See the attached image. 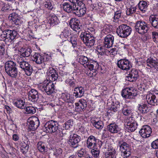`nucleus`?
Here are the masks:
<instances>
[{"instance_id": "nucleus-40", "label": "nucleus", "mask_w": 158, "mask_h": 158, "mask_svg": "<svg viewBox=\"0 0 158 158\" xmlns=\"http://www.w3.org/2000/svg\"><path fill=\"white\" fill-rule=\"evenodd\" d=\"M89 60H90L88 59L87 57L81 56H80L78 62L81 64L83 65L84 67L85 65L86 64Z\"/></svg>"}, {"instance_id": "nucleus-6", "label": "nucleus", "mask_w": 158, "mask_h": 158, "mask_svg": "<svg viewBox=\"0 0 158 158\" xmlns=\"http://www.w3.org/2000/svg\"><path fill=\"white\" fill-rule=\"evenodd\" d=\"M118 145L120 148L122 155L123 157L127 158L131 155V149L128 144L123 141H118Z\"/></svg>"}, {"instance_id": "nucleus-1", "label": "nucleus", "mask_w": 158, "mask_h": 158, "mask_svg": "<svg viewBox=\"0 0 158 158\" xmlns=\"http://www.w3.org/2000/svg\"><path fill=\"white\" fill-rule=\"evenodd\" d=\"M1 29L2 33V35L5 38L3 41L8 45L13 43L17 35V31L15 30L5 29L3 25L1 27Z\"/></svg>"}, {"instance_id": "nucleus-31", "label": "nucleus", "mask_w": 158, "mask_h": 158, "mask_svg": "<svg viewBox=\"0 0 158 158\" xmlns=\"http://www.w3.org/2000/svg\"><path fill=\"white\" fill-rule=\"evenodd\" d=\"M48 23L50 26H54L57 24L59 22V20L57 17L55 15H52L49 16Z\"/></svg>"}, {"instance_id": "nucleus-4", "label": "nucleus", "mask_w": 158, "mask_h": 158, "mask_svg": "<svg viewBox=\"0 0 158 158\" xmlns=\"http://www.w3.org/2000/svg\"><path fill=\"white\" fill-rule=\"evenodd\" d=\"M131 28L130 26L127 24H122L117 28L116 32L119 37L125 38L131 34Z\"/></svg>"}, {"instance_id": "nucleus-26", "label": "nucleus", "mask_w": 158, "mask_h": 158, "mask_svg": "<svg viewBox=\"0 0 158 158\" xmlns=\"http://www.w3.org/2000/svg\"><path fill=\"white\" fill-rule=\"evenodd\" d=\"M97 139H96L94 136L92 135L89 136L87 141V147L90 149L95 148L97 142Z\"/></svg>"}, {"instance_id": "nucleus-41", "label": "nucleus", "mask_w": 158, "mask_h": 158, "mask_svg": "<svg viewBox=\"0 0 158 158\" xmlns=\"http://www.w3.org/2000/svg\"><path fill=\"white\" fill-rule=\"evenodd\" d=\"M93 124V126L98 129H102L104 126L103 123L101 120L95 121Z\"/></svg>"}, {"instance_id": "nucleus-24", "label": "nucleus", "mask_w": 158, "mask_h": 158, "mask_svg": "<svg viewBox=\"0 0 158 158\" xmlns=\"http://www.w3.org/2000/svg\"><path fill=\"white\" fill-rule=\"evenodd\" d=\"M85 89L83 87L78 86L74 88L73 95L76 98H80L83 96Z\"/></svg>"}, {"instance_id": "nucleus-15", "label": "nucleus", "mask_w": 158, "mask_h": 158, "mask_svg": "<svg viewBox=\"0 0 158 158\" xmlns=\"http://www.w3.org/2000/svg\"><path fill=\"white\" fill-rule=\"evenodd\" d=\"M139 74L138 71L136 69H132L129 72L128 76L126 77V81L130 82L135 81L139 78Z\"/></svg>"}, {"instance_id": "nucleus-59", "label": "nucleus", "mask_w": 158, "mask_h": 158, "mask_svg": "<svg viewBox=\"0 0 158 158\" xmlns=\"http://www.w3.org/2000/svg\"><path fill=\"white\" fill-rule=\"evenodd\" d=\"M152 38L154 42H158V33L156 31L152 32Z\"/></svg>"}, {"instance_id": "nucleus-8", "label": "nucleus", "mask_w": 158, "mask_h": 158, "mask_svg": "<svg viewBox=\"0 0 158 158\" xmlns=\"http://www.w3.org/2000/svg\"><path fill=\"white\" fill-rule=\"evenodd\" d=\"M58 124L56 121H49L45 124L44 127V131L47 133H52L57 131Z\"/></svg>"}, {"instance_id": "nucleus-61", "label": "nucleus", "mask_w": 158, "mask_h": 158, "mask_svg": "<svg viewBox=\"0 0 158 158\" xmlns=\"http://www.w3.org/2000/svg\"><path fill=\"white\" fill-rule=\"evenodd\" d=\"M151 146L154 149L158 148V139L153 141L151 144Z\"/></svg>"}, {"instance_id": "nucleus-33", "label": "nucleus", "mask_w": 158, "mask_h": 158, "mask_svg": "<svg viewBox=\"0 0 158 158\" xmlns=\"http://www.w3.org/2000/svg\"><path fill=\"white\" fill-rule=\"evenodd\" d=\"M29 143V141L27 139L25 142L24 141L21 143V151L23 154H25L28 152L29 148L28 144Z\"/></svg>"}, {"instance_id": "nucleus-62", "label": "nucleus", "mask_w": 158, "mask_h": 158, "mask_svg": "<svg viewBox=\"0 0 158 158\" xmlns=\"http://www.w3.org/2000/svg\"><path fill=\"white\" fill-rule=\"evenodd\" d=\"M16 19H15L12 21L16 25H20L22 23L23 21H22L19 17Z\"/></svg>"}, {"instance_id": "nucleus-43", "label": "nucleus", "mask_w": 158, "mask_h": 158, "mask_svg": "<svg viewBox=\"0 0 158 158\" xmlns=\"http://www.w3.org/2000/svg\"><path fill=\"white\" fill-rule=\"evenodd\" d=\"M136 7L135 6H131L127 9L126 14L127 15H131L136 12Z\"/></svg>"}, {"instance_id": "nucleus-46", "label": "nucleus", "mask_w": 158, "mask_h": 158, "mask_svg": "<svg viewBox=\"0 0 158 158\" xmlns=\"http://www.w3.org/2000/svg\"><path fill=\"white\" fill-rule=\"evenodd\" d=\"M1 8L2 10L4 12H6L9 10H11V7L10 5L7 4L2 2L1 3Z\"/></svg>"}, {"instance_id": "nucleus-50", "label": "nucleus", "mask_w": 158, "mask_h": 158, "mask_svg": "<svg viewBox=\"0 0 158 158\" xmlns=\"http://www.w3.org/2000/svg\"><path fill=\"white\" fill-rule=\"evenodd\" d=\"M32 52L31 50V48H27L25 49L24 52L22 53L21 56L23 57H28L30 56Z\"/></svg>"}, {"instance_id": "nucleus-14", "label": "nucleus", "mask_w": 158, "mask_h": 158, "mask_svg": "<svg viewBox=\"0 0 158 158\" xmlns=\"http://www.w3.org/2000/svg\"><path fill=\"white\" fill-rule=\"evenodd\" d=\"M133 92L132 88H127L122 90L121 95L123 98L126 99L133 98L136 95V94Z\"/></svg>"}, {"instance_id": "nucleus-16", "label": "nucleus", "mask_w": 158, "mask_h": 158, "mask_svg": "<svg viewBox=\"0 0 158 158\" xmlns=\"http://www.w3.org/2000/svg\"><path fill=\"white\" fill-rule=\"evenodd\" d=\"M152 129L150 126L147 125L142 126L139 131L141 136L143 138L149 137L152 133Z\"/></svg>"}, {"instance_id": "nucleus-35", "label": "nucleus", "mask_w": 158, "mask_h": 158, "mask_svg": "<svg viewBox=\"0 0 158 158\" xmlns=\"http://www.w3.org/2000/svg\"><path fill=\"white\" fill-rule=\"evenodd\" d=\"M116 153V151L114 148L109 147L108 150L105 154L106 158H114Z\"/></svg>"}, {"instance_id": "nucleus-12", "label": "nucleus", "mask_w": 158, "mask_h": 158, "mask_svg": "<svg viewBox=\"0 0 158 158\" xmlns=\"http://www.w3.org/2000/svg\"><path fill=\"white\" fill-rule=\"evenodd\" d=\"M69 138V143L71 146L74 148H76L78 146V143L81 139L80 136L75 134H72L70 135Z\"/></svg>"}, {"instance_id": "nucleus-11", "label": "nucleus", "mask_w": 158, "mask_h": 158, "mask_svg": "<svg viewBox=\"0 0 158 158\" xmlns=\"http://www.w3.org/2000/svg\"><path fill=\"white\" fill-rule=\"evenodd\" d=\"M118 67L123 70L127 71L131 67V63L128 60L121 59L117 61Z\"/></svg>"}, {"instance_id": "nucleus-10", "label": "nucleus", "mask_w": 158, "mask_h": 158, "mask_svg": "<svg viewBox=\"0 0 158 158\" xmlns=\"http://www.w3.org/2000/svg\"><path fill=\"white\" fill-rule=\"evenodd\" d=\"M27 122L29 129L30 130H35L38 128L40 125L39 119L36 116L29 118L27 120Z\"/></svg>"}, {"instance_id": "nucleus-19", "label": "nucleus", "mask_w": 158, "mask_h": 158, "mask_svg": "<svg viewBox=\"0 0 158 158\" xmlns=\"http://www.w3.org/2000/svg\"><path fill=\"white\" fill-rule=\"evenodd\" d=\"M114 40V36L111 35H107L104 38L103 45L106 48H109L111 47Z\"/></svg>"}, {"instance_id": "nucleus-57", "label": "nucleus", "mask_w": 158, "mask_h": 158, "mask_svg": "<svg viewBox=\"0 0 158 158\" xmlns=\"http://www.w3.org/2000/svg\"><path fill=\"white\" fill-rule=\"evenodd\" d=\"M70 35V33L69 31L67 30H65L62 32L60 35V36L61 38H63V37L65 38V39H64V41H65V39Z\"/></svg>"}, {"instance_id": "nucleus-38", "label": "nucleus", "mask_w": 158, "mask_h": 158, "mask_svg": "<svg viewBox=\"0 0 158 158\" xmlns=\"http://www.w3.org/2000/svg\"><path fill=\"white\" fill-rule=\"evenodd\" d=\"M13 103L18 108L21 109H24L25 101L21 99H18L13 102Z\"/></svg>"}, {"instance_id": "nucleus-22", "label": "nucleus", "mask_w": 158, "mask_h": 158, "mask_svg": "<svg viewBox=\"0 0 158 158\" xmlns=\"http://www.w3.org/2000/svg\"><path fill=\"white\" fill-rule=\"evenodd\" d=\"M63 9L64 10L68 13H73L75 11L76 8V4H73V5H70L68 2H64L62 4Z\"/></svg>"}, {"instance_id": "nucleus-9", "label": "nucleus", "mask_w": 158, "mask_h": 158, "mask_svg": "<svg viewBox=\"0 0 158 158\" xmlns=\"http://www.w3.org/2000/svg\"><path fill=\"white\" fill-rule=\"evenodd\" d=\"M135 28L136 31L140 34H144L147 33L149 29L146 23L140 21L136 22Z\"/></svg>"}, {"instance_id": "nucleus-52", "label": "nucleus", "mask_w": 158, "mask_h": 158, "mask_svg": "<svg viewBox=\"0 0 158 158\" xmlns=\"http://www.w3.org/2000/svg\"><path fill=\"white\" fill-rule=\"evenodd\" d=\"M3 40H0V56L3 55L5 53V45Z\"/></svg>"}, {"instance_id": "nucleus-44", "label": "nucleus", "mask_w": 158, "mask_h": 158, "mask_svg": "<svg viewBox=\"0 0 158 158\" xmlns=\"http://www.w3.org/2000/svg\"><path fill=\"white\" fill-rule=\"evenodd\" d=\"M125 126L127 128L128 130V131H131V132L135 131L137 128V123H135L133 124H128L125 125Z\"/></svg>"}, {"instance_id": "nucleus-54", "label": "nucleus", "mask_w": 158, "mask_h": 158, "mask_svg": "<svg viewBox=\"0 0 158 158\" xmlns=\"http://www.w3.org/2000/svg\"><path fill=\"white\" fill-rule=\"evenodd\" d=\"M73 124V121L69 120L64 123V127L65 129L68 130L72 126Z\"/></svg>"}, {"instance_id": "nucleus-21", "label": "nucleus", "mask_w": 158, "mask_h": 158, "mask_svg": "<svg viewBox=\"0 0 158 158\" xmlns=\"http://www.w3.org/2000/svg\"><path fill=\"white\" fill-rule=\"evenodd\" d=\"M83 5L77 6L76 5V8L74 12V14L79 17H82L85 15L86 12V8Z\"/></svg>"}, {"instance_id": "nucleus-29", "label": "nucleus", "mask_w": 158, "mask_h": 158, "mask_svg": "<svg viewBox=\"0 0 158 158\" xmlns=\"http://www.w3.org/2000/svg\"><path fill=\"white\" fill-rule=\"evenodd\" d=\"M49 81H54L56 80L58 77V75L56 71L53 68L51 69L48 73Z\"/></svg>"}, {"instance_id": "nucleus-17", "label": "nucleus", "mask_w": 158, "mask_h": 158, "mask_svg": "<svg viewBox=\"0 0 158 158\" xmlns=\"http://www.w3.org/2000/svg\"><path fill=\"white\" fill-rule=\"evenodd\" d=\"M29 100L34 103H37L39 98V94L37 90L32 89L29 92Z\"/></svg>"}, {"instance_id": "nucleus-3", "label": "nucleus", "mask_w": 158, "mask_h": 158, "mask_svg": "<svg viewBox=\"0 0 158 158\" xmlns=\"http://www.w3.org/2000/svg\"><path fill=\"white\" fill-rule=\"evenodd\" d=\"M54 85L52 81L48 80H45L42 83L38 85V88L42 91H45L47 95H50L54 91Z\"/></svg>"}, {"instance_id": "nucleus-39", "label": "nucleus", "mask_w": 158, "mask_h": 158, "mask_svg": "<svg viewBox=\"0 0 158 158\" xmlns=\"http://www.w3.org/2000/svg\"><path fill=\"white\" fill-rule=\"evenodd\" d=\"M132 110L130 108L125 105L122 110V112L125 116L131 115L132 114Z\"/></svg>"}, {"instance_id": "nucleus-2", "label": "nucleus", "mask_w": 158, "mask_h": 158, "mask_svg": "<svg viewBox=\"0 0 158 158\" xmlns=\"http://www.w3.org/2000/svg\"><path fill=\"white\" fill-rule=\"evenodd\" d=\"M5 71L6 73L12 77L16 78L18 71L15 63L10 60L6 62L5 64Z\"/></svg>"}, {"instance_id": "nucleus-28", "label": "nucleus", "mask_w": 158, "mask_h": 158, "mask_svg": "<svg viewBox=\"0 0 158 158\" xmlns=\"http://www.w3.org/2000/svg\"><path fill=\"white\" fill-rule=\"evenodd\" d=\"M156 96L155 95V92L153 93H150L146 96V99L148 103L151 105H155V98Z\"/></svg>"}, {"instance_id": "nucleus-48", "label": "nucleus", "mask_w": 158, "mask_h": 158, "mask_svg": "<svg viewBox=\"0 0 158 158\" xmlns=\"http://www.w3.org/2000/svg\"><path fill=\"white\" fill-rule=\"evenodd\" d=\"M76 154L79 157L81 158L83 157H85L86 153V151L84 149L82 148L81 150H79L76 152Z\"/></svg>"}, {"instance_id": "nucleus-42", "label": "nucleus", "mask_w": 158, "mask_h": 158, "mask_svg": "<svg viewBox=\"0 0 158 158\" xmlns=\"http://www.w3.org/2000/svg\"><path fill=\"white\" fill-rule=\"evenodd\" d=\"M69 42L71 43L72 47L74 48H77V39L76 35H73L71 36Z\"/></svg>"}, {"instance_id": "nucleus-64", "label": "nucleus", "mask_w": 158, "mask_h": 158, "mask_svg": "<svg viewBox=\"0 0 158 158\" xmlns=\"http://www.w3.org/2000/svg\"><path fill=\"white\" fill-rule=\"evenodd\" d=\"M97 142L96 143V146H95V147H96V148H97L98 149H100L102 145V142L100 140L98 139H97Z\"/></svg>"}, {"instance_id": "nucleus-60", "label": "nucleus", "mask_w": 158, "mask_h": 158, "mask_svg": "<svg viewBox=\"0 0 158 158\" xmlns=\"http://www.w3.org/2000/svg\"><path fill=\"white\" fill-rule=\"evenodd\" d=\"M19 17L18 14L15 12L10 14L9 18L10 19L13 21L14 20L16 19V18H18Z\"/></svg>"}, {"instance_id": "nucleus-47", "label": "nucleus", "mask_w": 158, "mask_h": 158, "mask_svg": "<svg viewBox=\"0 0 158 158\" xmlns=\"http://www.w3.org/2000/svg\"><path fill=\"white\" fill-rule=\"evenodd\" d=\"M26 113L27 114H34L36 112V109L33 106H27L25 109Z\"/></svg>"}, {"instance_id": "nucleus-58", "label": "nucleus", "mask_w": 158, "mask_h": 158, "mask_svg": "<svg viewBox=\"0 0 158 158\" xmlns=\"http://www.w3.org/2000/svg\"><path fill=\"white\" fill-rule=\"evenodd\" d=\"M108 52H106V54L108 55L110 54L112 56H115L117 54V50L116 48H113L110 49V50L107 49Z\"/></svg>"}, {"instance_id": "nucleus-7", "label": "nucleus", "mask_w": 158, "mask_h": 158, "mask_svg": "<svg viewBox=\"0 0 158 158\" xmlns=\"http://www.w3.org/2000/svg\"><path fill=\"white\" fill-rule=\"evenodd\" d=\"M80 37L84 43L87 46L91 47L93 46L95 43L94 38L91 34L87 32H82Z\"/></svg>"}, {"instance_id": "nucleus-53", "label": "nucleus", "mask_w": 158, "mask_h": 158, "mask_svg": "<svg viewBox=\"0 0 158 158\" xmlns=\"http://www.w3.org/2000/svg\"><path fill=\"white\" fill-rule=\"evenodd\" d=\"M106 48L104 45L103 46L99 45L98 46L97 49L98 50L100 51V52L101 53V55H102L104 54H106V52H108V51H107V49Z\"/></svg>"}, {"instance_id": "nucleus-13", "label": "nucleus", "mask_w": 158, "mask_h": 158, "mask_svg": "<svg viewBox=\"0 0 158 158\" xmlns=\"http://www.w3.org/2000/svg\"><path fill=\"white\" fill-rule=\"evenodd\" d=\"M99 66V64L97 61L91 60L85 65L84 67L88 68L90 71L89 74H90L91 73L93 75L94 72L96 73Z\"/></svg>"}, {"instance_id": "nucleus-37", "label": "nucleus", "mask_w": 158, "mask_h": 158, "mask_svg": "<svg viewBox=\"0 0 158 158\" xmlns=\"http://www.w3.org/2000/svg\"><path fill=\"white\" fill-rule=\"evenodd\" d=\"M138 5L139 9L143 13H145L147 10L148 5L146 1H140L138 3Z\"/></svg>"}, {"instance_id": "nucleus-25", "label": "nucleus", "mask_w": 158, "mask_h": 158, "mask_svg": "<svg viewBox=\"0 0 158 158\" xmlns=\"http://www.w3.org/2000/svg\"><path fill=\"white\" fill-rule=\"evenodd\" d=\"M107 129L112 133H117L119 132L120 128L115 123H111L107 126Z\"/></svg>"}, {"instance_id": "nucleus-20", "label": "nucleus", "mask_w": 158, "mask_h": 158, "mask_svg": "<svg viewBox=\"0 0 158 158\" xmlns=\"http://www.w3.org/2000/svg\"><path fill=\"white\" fill-rule=\"evenodd\" d=\"M147 65L151 68H154L158 72V60L156 58L150 57L146 61Z\"/></svg>"}, {"instance_id": "nucleus-30", "label": "nucleus", "mask_w": 158, "mask_h": 158, "mask_svg": "<svg viewBox=\"0 0 158 158\" xmlns=\"http://www.w3.org/2000/svg\"><path fill=\"white\" fill-rule=\"evenodd\" d=\"M32 59L37 64H40L44 61V57L38 53H35Z\"/></svg>"}, {"instance_id": "nucleus-27", "label": "nucleus", "mask_w": 158, "mask_h": 158, "mask_svg": "<svg viewBox=\"0 0 158 158\" xmlns=\"http://www.w3.org/2000/svg\"><path fill=\"white\" fill-rule=\"evenodd\" d=\"M64 77L66 79L65 80V83L69 84L70 87L73 88L75 86L76 81L73 77L71 76L69 74H67Z\"/></svg>"}, {"instance_id": "nucleus-36", "label": "nucleus", "mask_w": 158, "mask_h": 158, "mask_svg": "<svg viewBox=\"0 0 158 158\" xmlns=\"http://www.w3.org/2000/svg\"><path fill=\"white\" fill-rule=\"evenodd\" d=\"M139 110L142 114H146L150 112L151 107H148L146 104H143L142 105H139Z\"/></svg>"}, {"instance_id": "nucleus-5", "label": "nucleus", "mask_w": 158, "mask_h": 158, "mask_svg": "<svg viewBox=\"0 0 158 158\" xmlns=\"http://www.w3.org/2000/svg\"><path fill=\"white\" fill-rule=\"evenodd\" d=\"M18 62L20 67L24 71L27 75L30 76L31 74L33 72L32 68L28 62L25 60L22 57L20 56Z\"/></svg>"}, {"instance_id": "nucleus-23", "label": "nucleus", "mask_w": 158, "mask_h": 158, "mask_svg": "<svg viewBox=\"0 0 158 158\" xmlns=\"http://www.w3.org/2000/svg\"><path fill=\"white\" fill-rule=\"evenodd\" d=\"M79 22V21L76 18H72L70 20L69 25L72 29L77 31L80 28Z\"/></svg>"}, {"instance_id": "nucleus-18", "label": "nucleus", "mask_w": 158, "mask_h": 158, "mask_svg": "<svg viewBox=\"0 0 158 158\" xmlns=\"http://www.w3.org/2000/svg\"><path fill=\"white\" fill-rule=\"evenodd\" d=\"M75 110L77 112L83 111L87 106V102L85 100L81 99L77 103H75Z\"/></svg>"}, {"instance_id": "nucleus-51", "label": "nucleus", "mask_w": 158, "mask_h": 158, "mask_svg": "<svg viewBox=\"0 0 158 158\" xmlns=\"http://www.w3.org/2000/svg\"><path fill=\"white\" fill-rule=\"evenodd\" d=\"M99 150L96 147L92 148L91 150V153L92 155L94 157L97 158L98 157L100 153Z\"/></svg>"}, {"instance_id": "nucleus-63", "label": "nucleus", "mask_w": 158, "mask_h": 158, "mask_svg": "<svg viewBox=\"0 0 158 158\" xmlns=\"http://www.w3.org/2000/svg\"><path fill=\"white\" fill-rule=\"evenodd\" d=\"M70 96L68 94L63 93L62 94V98L64 101L66 102L68 98H69Z\"/></svg>"}, {"instance_id": "nucleus-34", "label": "nucleus", "mask_w": 158, "mask_h": 158, "mask_svg": "<svg viewBox=\"0 0 158 158\" xmlns=\"http://www.w3.org/2000/svg\"><path fill=\"white\" fill-rule=\"evenodd\" d=\"M37 148L39 151L43 153H44L47 152L46 144L40 141L38 142Z\"/></svg>"}, {"instance_id": "nucleus-32", "label": "nucleus", "mask_w": 158, "mask_h": 158, "mask_svg": "<svg viewBox=\"0 0 158 158\" xmlns=\"http://www.w3.org/2000/svg\"><path fill=\"white\" fill-rule=\"evenodd\" d=\"M158 16L151 15L149 18V21L152 25L156 28H158Z\"/></svg>"}, {"instance_id": "nucleus-55", "label": "nucleus", "mask_w": 158, "mask_h": 158, "mask_svg": "<svg viewBox=\"0 0 158 158\" xmlns=\"http://www.w3.org/2000/svg\"><path fill=\"white\" fill-rule=\"evenodd\" d=\"M122 12L121 10H118L114 12L113 18L114 20L118 19L120 18L122 16Z\"/></svg>"}, {"instance_id": "nucleus-49", "label": "nucleus", "mask_w": 158, "mask_h": 158, "mask_svg": "<svg viewBox=\"0 0 158 158\" xmlns=\"http://www.w3.org/2000/svg\"><path fill=\"white\" fill-rule=\"evenodd\" d=\"M120 107V105L118 103H113L111 104V106L110 108L111 111L115 112L118 111Z\"/></svg>"}, {"instance_id": "nucleus-56", "label": "nucleus", "mask_w": 158, "mask_h": 158, "mask_svg": "<svg viewBox=\"0 0 158 158\" xmlns=\"http://www.w3.org/2000/svg\"><path fill=\"white\" fill-rule=\"evenodd\" d=\"M135 123H136V122L135 121L134 118L133 117H130L127 118L126 120L125 125H128V124L130 125L132 124Z\"/></svg>"}, {"instance_id": "nucleus-45", "label": "nucleus", "mask_w": 158, "mask_h": 158, "mask_svg": "<svg viewBox=\"0 0 158 158\" xmlns=\"http://www.w3.org/2000/svg\"><path fill=\"white\" fill-rule=\"evenodd\" d=\"M62 152L63 151L62 149L58 148H56L54 150V155L56 156V158H60Z\"/></svg>"}]
</instances>
